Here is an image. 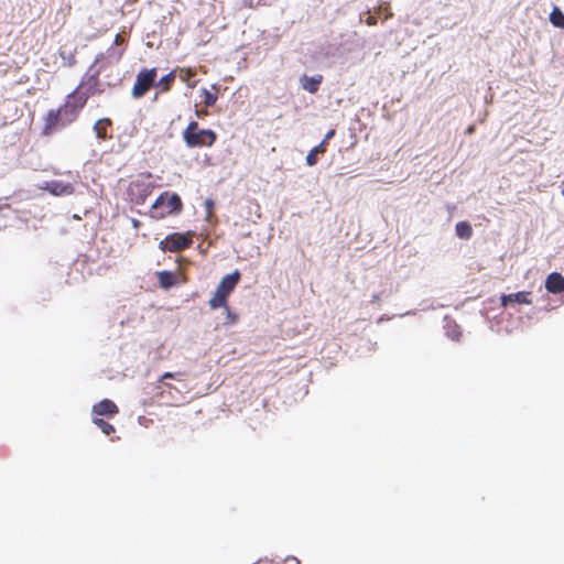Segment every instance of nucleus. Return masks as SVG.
Wrapping results in <instances>:
<instances>
[{"instance_id":"f257e3e1","label":"nucleus","mask_w":564,"mask_h":564,"mask_svg":"<svg viewBox=\"0 0 564 564\" xmlns=\"http://www.w3.org/2000/svg\"><path fill=\"white\" fill-rule=\"evenodd\" d=\"M183 210V203L178 194L164 192L153 202L150 217L156 220L171 215H178Z\"/></svg>"},{"instance_id":"f03ea898","label":"nucleus","mask_w":564,"mask_h":564,"mask_svg":"<svg viewBox=\"0 0 564 564\" xmlns=\"http://www.w3.org/2000/svg\"><path fill=\"white\" fill-rule=\"evenodd\" d=\"M188 148H210L217 141V133L212 129H200L197 121H189L182 132Z\"/></svg>"},{"instance_id":"7ed1b4c3","label":"nucleus","mask_w":564,"mask_h":564,"mask_svg":"<svg viewBox=\"0 0 564 564\" xmlns=\"http://www.w3.org/2000/svg\"><path fill=\"white\" fill-rule=\"evenodd\" d=\"M87 102V95H80L79 87L66 96L65 102L58 107L64 122H75Z\"/></svg>"},{"instance_id":"20e7f679","label":"nucleus","mask_w":564,"mask_h":564,"mask_svg":"<svg viewBox=\"0 0 564 564\" xmlns=\"http://www.w3.org/2000/svg\"><path fill=\"white\" fill-rule=\"evenodd\" d=\"M87 102V95H80L79 87L66 96L65 102L58 107L64 122H75Z\"/></svg>"},{"instance_id":"39448f33","label":"nucleus","mask_w":564,"mask_h":564,"mask_svg":"<svg viewBox=\"0 0 564 564\" xmlns=\"http://www.w3.org/2000/svg\"><path fill=\"white\" fill-rule=\"evenodd\" d=\"M87 102V95H80L79 87L66 96L65 102L58 107L64 122H75Z\"/></svg>"},{"instance_id":"423d86ee","label":"nucleus","mask_w":564,"mask_h":564,"mask_svg":"<svg viewBox=\"0 0 564 564\" xmlns=\"http://www.w3.org/2000/svg\"><path fill=\"white\" fill-rule=\"evenodd\" d=\"M193 238V231L173 232L160 241L159 248L163 252H180L192 246Z\"/></svg>"},{"instance_id":"0eeeda50","label":"nucleus","mask_w":564,"mask_h":564,"mask_svg":"<svg viewBox=\"0 0 564 564\" xmlns=\"http://www.w3.org/2000/svg\"><path fill=\"white\" fill-rule=\"evenodd\" d=\"M156 75V68L141 69L138 73L135 83L132 87V96L134 98L143 97L149 91V89L155 84Z\"/></svg>"},{"instance_id":"6e6552de","label":"nucleus","mask_w":564,"mask_h":564,"mask_svg":"<svg viewBox=\"0 0 564 564\" xmlns=\"http://www.w3.org/2000/svg\"><path fill=\"white\" fill-rule=\"evenodd\" d=\"M69 126L68 122H64L63 115L56 109H51L44 118V126L42 128V135L48 137L55 131Z\"/></svg>"},{"instance_id":"1a4fd4ad","label":"nucleus","mask_w":564,"mask_h":564,"mask_svg":"<svg viewBox=\"0 0 564 564\" xmlns=\"http://www.w3.org/2000/svg\"><path fill=\"white\" fill-rule=\"evenodd\" d=\"M40 189L48 192L53 196H69L75 193V187L70 183L53 180L46 181L39 186Z\"/></svg>"},{"instance_id":"9d476101","label":"nucleus","mask_w":564,"mask_h":564,"mask_svg":"<svg viewBox=\"0 0 564 564\" xmlns=\"http://www.w3.org/2000/svg\"><path fill=\"white\" fill-rule=\"evenodd\" d=\"M78 87L80 95H87V99L90 96L102 93V89L100 88L98 73L87 76L85 79L82 80Z\"/></svg>"},{"instance_id":"9b49d317","label":"nucleus","mask_w":564,"mask_h":564,"mask_svg":"<svg viewBox=\"0 0 564 564\" xmlns=\"http://www.w3.org/2000/svg\"><path fill=\"white\" fill-rule=\"evenodd\" d=\"M240 276L241 275L238 270L234 271L231 274L225 275L221 279V281L219 282L218 286L216 288V291L225 294L226 296H229L230 293L235 290V288L239 283Z\"/></svg>"},{"instance_id":"f8f14e48","label":"nucleus","mask_w":564,"mask_h":564,"mask_svg":"<svg viewBox=\"0 0 564 564\" xmlns=\"http://www.w3.org/2000/svg\"><path fill=\"white\" fill-rule=\"evenodd\" d=\"M531 293L521 291L512 294H502L500 297V304L503 308L508 307L510 304L519 303V304H532V300L530 297Z\"/></svg>"},{"instance_id":"ddd939ff","label":"nucleus","mask_w":564,"mask_h":564,"mask_svg":"<svg viewBox=\"0 0 564 564\" xmlns=\"http://www.w3.org/2000/svg\"><path fill=\"white\" fill-rule=\"evenodd\" d=\"M93 412L96 415L113 416L119 412V409L113 401L104 399L93 406Z\"/></svg>"},{"instance_id":"4468645a","label":"nucleus","mask_w":564,"mask_h":564,"mask_svg":"<svg viewBox=\"0 0 564 564\" xmlns=\"http://www.w3.org/2000/svg\"><path fill=\"white\" fill-rule=\"evenodd\" d=\"M153 185L152 184H145L141 182H133L130 185V192L132 195L135 194L137 191V198L135 202L138 204L144 203L147 197L152 193Z\"/></svg>"},{"instance_id":"2eb2a0df","label":"nucleus","mask_w":564,"mask_h":564,"mask_svg":"<svg viewBox=\"0 0 564 564\" xmlns=\"http://www.w3.org/2000/svg\"><path fill=\"white\" fill-rule=\"evenodd\" d=\"M322 80H323V76L319 74L315 75V76L303 75L300 78L302 88L311 94H315L318 91Z\"/></svg>"},{"instance_id":"dca6fc26","label":"nucleus","mask_w":564,"mask_h":564,"mask_svg":"<svg viewBox=\"0 0 564 564\" xmlns=\"http://www.w3.org/2000/svg\"><path fill=\"white\" fill-rule=\"evenodd\" d=\"M545 288L551 293H560L564 291V278L561 273H551L545 281Z\"/></svg>"},{"instance_id":"f3484780","label":"nucleus","mask_w":564,"mask_h":564,"mask_svg":"<svg viewBox=\"0 0 564 564\" xmlns=\"http://www.w3.org/2000/svg\"><path fill=\"white\" fill-rule=\"evenodd\" d=\"M111 126L112 121L109 118H101L97 120L94 124L96 137L100 140H107L111 138V135L108 133V130L111 128Z\"/></svg>"},{"instance_id":"a211bd4d","label":"nucleus","mask_w":564,"mask_h":564,"mask_svg":"<svg viewBox=\"0 0 564 564\" xmlns=\"http://www.w3.org/2000/svg\"><path fill=\"white\" fill-rule=\"evenodd\" d=\"M159 284L162 289L169 290L176 284V276L171 271H161L158 273Z\"/></svg>"},{"instance_id":"6ab92c4d","label":"nucleus","mask_w":564,"mask_h":564,"mask_svg":"<svg viewBox=\"0 0 564 564\" xmlns=\"http://www.w3.org/2000/svg\"><path fill=\"white\" fill-rule=\"evenodd\" d=\"M326 152L325 141H322L318 145L314 147L306 155V164L314 166L317 163V155Z\"/></svg>"},{"instance_id":"aec40b11","label":"nucleus","mask_w":564,"mask_h":564,"mask_svg":"<svg viewBox=\"0 0 564 564\" xmlns=\"http://www.w3.org/2000/svg\"><path fill=\"white\" fill-rule=\"evenodd\" d=\"M228 296H226L225 294L223 293H219L218 291H215L214 295L212 296V299L208 301V304H209V307L212 310H217V308H227L228 306Z\"/></svg>"},{"instance_id":"412c9836","label":"nucleus","mask_w":564,"mask_h":564,"mask_svg":"<svg viewBox=\"0 0 564 564\" xmlns=\"http://www.w3.org/2000/svg\"><path fill=\"white\" fill-rule=\"evenodd\" d=\"M457 237L460 239H469L473 236V228L467 221H459L455 226Z\"/></svg>"},{"instance_id":"4be33fe9","label":"nucleus","mask_w":564,"mask_h":564,"mask_svg":"<svg viewBox=\"0 0 564 564\" xmlns=\"http://www.w3.org/2000/svg\"><path fill=\"white\" fill-rule=\"evenodd\" d=\"M175 70H171L156 83V86L161 88V91L166 93L171 89L172 84L175 80Z\"/></svg>"},{"instance_id":"5701e85b","label":"nucleus","mask_w":564,"mask_h":564,"mask_svg":"<svg viewBox=\"0 0 564 564\" xmlns=\"http://www.w3.org/2000/svg\"><path fill=\"white\" fill-rule=\"evenodd\" d=\"M550 21L555 25L563 28L564 26V14L560 8L555 7L550 14Z\"/></svg>"},{"instance_id":"b1692460","label":"nucleus","mask_w":564,"mask_h":564,"mask_svg":"<svg viewBox=\"0 0 564 564\" xmlns=\"http://www.w3.org/2000/svg\"><path fill=\"white\" fill-rule=\"evenodd\" d=\"M202 95L204 97L203 101L206 107H213L218 100V95L216 93L209 91L206 88L202 89Z\"/></svg>"},{"instance_id":"393cba45","label":"nucleus","mask_w":564,"mask_h":564,"mask_svg":"<svg viewBox=\"0 0 564 564\" xmlns=\"http://www.w3.org/2000/svg\"><path fill=\"white\" fill-rule=\"evenodd\" d=\"M94 423L106 434V435H110L111 433L115 432V427L112 424L108 423L107 421L102 420V419H99V417H95L94 419Z\"/></svg>"},{"instance_id":"a878e982","label":"nucleus","mask_w":564,"mask_h":564,"mask_svg":"<svg viewBox=\"0 0 564 564\" xmlns=\"http://www.w3.org/2000/svg\"><path fill=\"white\" fill-rule=\"evenodd\" d=\"M224 310H225V313H226L225 325H234V324H236L238 322V319H239L238 314L232 312L229 306H227V308H224Z\"/></svg>"},{"instance_id":"bb28decb","label":"nucleus","mask_w":564,"mask_h":564,"mask_svg":"<svg viewBox=\"0 0 564 564\" xmlns=\"http://www.w3.org/2000/svg\"><path fill=\"white\" fill-rule=\"evenodd\" d=\"M377 14L384 13V20L390 19L393 14L390 11L389 4H380L378 9L376 10Z\"/></svg>"},{"instance_id":"cd10ccee","label":"nucleus","mask_w":564,"mask_h":564,"mask_svg":"<svg viewBox=\"0 0 564 564\" xmlns=\"http://www.w3.org/2000/svg\"><path fill=\"white\" fill-rule=\"evenodd\" d=\"M366 23L370 26L372 25H376L377 24V17L376 15H368L367 19H366Z\"/></svg>"},{"instance_id":"c85d7f7f","label":"nucleus","mask_w":564,"mask_h":564,"mask_svg":"<svg viewBox=\"0 0 564 564\" xmlns=\"http://www.w3.org/2000/svg\"><path fill=\"white\" fill-rule=\"evenodd\" d=\"M185 74H186V76H184V77L182 76V79L184 82L187 80V78L195 76L196 72L192 68H187V69H185Z\"/></svg>"},{"instance_id":"c756f323","label":"nucleus","mask_w":564,"mask_h":564,"mask_svg":"<svg viewBox=\"0 0 564 564\" xmlns=\"http://www.w3.org/2000/svg\"><path fill=\"white\" fill-rule=\"evenodd\" d=\"M335 135V130H329L326 134L323 141H325V145L327 144L328 140H330Z\"/></svg>"},{"instance_id":"7c9ffc66","label":"nucleus","mask_w":564,"mask_h":564,"mask_svg":"<svg viewBox=\"0 0 564 564\" xmlns=\"http://www.w3.org/2000/svg\"><path fill=\"white\" fill-rule=\"evenodd\" d=\"M123 41H124V39H123V36H122V35H120V34H117V35H116V37H115V44L120 45V44H122V43H123Z\"/></svg>"},{"instance_id":"2f4dec72","label":"nucleus","mask_w":564,"mask_h":564,"mask_svg":"<svg viewBox=\"0 0 564 564\" xmlns=\"http://www.w3.org/2000/svg\"><path fill=\"white\" fill-rule=\"evenodd\" d=\"M205 204H206V207H207L208 213L210 214V213H212V209H213V207H214V203H213V200L207 199Z\"/></svg>"},{"instance_id":"473e14b6","label":"nucleus","mask_w":564,"mask_h":564,"mask_svg":"<svg viewBox=\"0 0 564 564\" xmlns=\"http://www.w3.org/2000/svg\"><path fill=\"white\" fill-rule=\"evenodd\" d=\"M174 378V373L172 372H165L162 375L161 377V380H164V379H173Z\"/></svg>"},{"instance_id":"72a5a7b5","label":"nucleus","mask_w":564,"mask_h":564,"mask_svg":"<svg viewBox=\"0 0 564 564\" xmlns=\"http://www.w3.org/2000/svg\"><path fill=\"white\" fill-rule=\"evenodd\" d=\"M475 132V126H469L467 129H466V133L467 134H471Z\"/></svg>"},{"instance_id":"f704fd0d","label":"nucleus","mask_w":564,"mask_h":564,"mask_svg":"<svg viewBox=\"0 0 564 564\" xmlns=\"http://www.w3.org/2000/svg\"><path fill=\"white\" fill-rule=\"evenodd\" d=\"M379 301H380V294H373L372 302H379Z\"/></svg>"},{"instance_id":"c9c22d12","label":"nucleus","mask_w":564,"mask_h":564,"mask_svg":"<svg viewBox=\"0 0 564 564\" xmlns=\"http://www.w3.org/2000/svg\"><path fill=\"white\" fill-rule=\"evenodd\" d=\"M75 63V56L74 55H70V62L69 64L73 65Z\"/></svg>"},{"instance_id":"e433bc0d","label":"nucleus","mask_w":564,"mask_h":564,"mask_svg":"<svg viewBox=\"0 0 564 564\" xmlns=\"http://www.w3.org/2000/svg\"><path fill=\"white\" fill-rule=\"evenodd\" d=\"M133 226L134 227H138L139 226V221L137 219H133Z\"/></svg>"}]
</instances>
